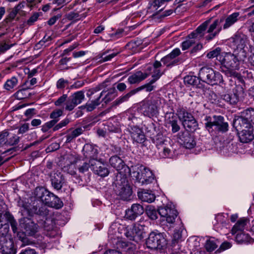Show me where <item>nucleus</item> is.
I'll return each instance as SVG.
<instances>
[{"label": "nucleus", "mask_w": 254, "mask_h": 254, "mask_svg": "<svg viewBox=\"0 0 254 254\" xmlns=\"http://www.w3.org/2000/svg\"><path fill=\"white\" fill-rule=\"evenodd\" d=\"M52 40L51 36H45L41 41L38 43V45L41 46L46 47L49 45V42Z\"/></svg>", "instance_id": "69168bd1"}, {"label": "nucleus", "mask_w": 254, "mask_h": 254, "mask_svg": "<svg viewBox=\"0 0 254 254\" xmlns=\"http://www.w3.org/2000/svg\"><path fill=\"white\" fill-rule=\"evenodd\" d=\"M222 99L231 105H236L239 101V96L236 91L226 93L222 96Z\"/></svg>", "instance_id": "72a5a7b5"}, {"label": "nucleus", "mask_w": 254, "mask_h": 254, "mask_svg": "<svg viewBox=\"0 0 254 254\" xmlns=\"http://www.w3.org/2000/svg\"><path fill=\"white\" fill-rule=\"evenodd\" d=\"M240 140L243 143H248L254 138L253 129L244 130L238 132Z\"/></svg>", "instance_id": "c85d7f7f"}, {"label": "nucleus", "mask_w": 254, "mask_h": 254, "mask_svg": "<svg viewBox=\"0 0 254 254\" xmlns=\"http://www.w3.org/2000/svg\"><path fill=\"white\" fill-rule=\"evenodd\" d=\"M18 80L15 76H12L8 79L3 85V88L6 91H12L17 86Z\"/></svg>", "instance_id": "e433bc0d"}, {"label": "nucleus", "mask_w": 254, "mask_h": 254, "mask_svg": "<svg viewBox=\"0 0 254 254\" xmlns=\"http://www.w3.org/2000/svg\"><path fill=\"white\" fill-rule=\"evenodd\" d=\"M31 88L30 86L27 87V88H24L21 89H19L15 93V97L19 100L23 99L27 97L26 95L25 94V91L27 89Z\"/></svg>", "instance_id": "5fc2aeb1"}, {"label": "nucleus", "mask_w": 254, "mask_h": 254, "mask_svg": "<svg viewBox=\"0 0 254 254\" xmlns=\"http://www.w3.org/2000/svg\"><path fill=\"white\" fill-rule=\"evenodd\" d=\"M39 14L37 12L34 13L28 20L27 23L29 25H32L36 21L39 17Z\"/></svg>", "instance_id": "338daca9"}, {"label": "nucleus", "mask_w": 254, "mask_h": 254, "mask_svg": "<svg viewBox=\"0 0 254 254\" xmlns=\"http://www.w3.org/2000/svg\"><path fill=\"white\" fill-rule=\"evenodd\" d=\"M182 241V233L179 230L174 232L172 239L173 246H175L176 244Z\"/></svg>", "instance_id": "3c124183"}, {"label": "nucleus", "mask_w": 254, "mask_h": 254, "mask_svg": "<svg viewBox=\"0 0 254 254\" xmlns=\"http://www.w3.org/2000/svg\"><path fill=\"white\" fill-rule=\"evenodd\" d=\"M247 219L246 218H241L235 224L232 229L233 234H236L238 233L242 232L245 229Z\"/></svg>", "instance_id": "c9c22d12"}, {"label": "nucleus", "mask_w": 254, "mask_h": 254, "mask_svg": "<svg viewBox=\"0 0 254 254\" xmlns=\"http://www.w3.org/2000/svg\"><path fill=\"white\" fill-rule=\"evenodd\" d=\"M233 125L237 132H239L244 130V127H250V122H249L243 116H241L234 120Z\"/></svg>", "instance_id": "5701e85b"}, {"label": "nucleus", "mask_w": 254, "mask_h": 254, "mask_svg": "<svg viewBox=\"0 0 254 254\" xmlns=\"http://www.w3.org/2000/svg\"><path fill=\"white\" fill-rule=\"evenodd\" d=\"M209 117H206L205 123V128L210 131L211 129H214L222 133L228 131L229 125L227 122H225L224 117L221 116H214L213 120H209Z\"/></svg>", "instance_id": "6e6552de"}, {"label": "nucleus", "mask_w": 254, "mask_h": 254, "mask_svg": "<svg viewBox=\"0 0 254 254\" xmlns=\"http://www.w3.org/2000/svg\"><path fill=\"white\" fill-rule=\"evenodd\" d=\"M19 141V137L17 135L14 134L11 137L8 138L7 140V143L10 145H14L18 144Z\"/></svg>", "instance_id": "680f3d73"}, {"label": "nucleus", "mask_w": 254, "mask_h": 254, "mask_svg": "<svg viewBox=\"0 0 254 254\" xmlns=\"http://www.w3.org/2000/svg\"><path fill=\"white\" fill-rule=\"evenodd\" d=\"M146 244L149 249H161L166 245L167 242L162 234L152 232L149 234Z\"/></svg>", "instance_id": "9b49d317"}, {"label": "nucleus", "mask_w": 254, "mask_h": 254, "mask_svg": "<svg viewBox=\"0 0 254 254\" xmlns=\"http://www.w3.org/2000/svg\"><path fill=\"white\" fill-rule=\"evenodd\" d=\"M158 213L162 221H166L169 224H173L178 215V212L171 204H167L158 208Z\"/></svg>", "instance_id": "9d476101"}, {"label": "nucleus", "mask_w": 254, "mask_h": 254, "mask_svg": "<svg viewBox=\"0 0 254 254\" xmlns=\"http://www.w3.org/2000/svg\"><path fill=\"white\" fill-rule=\"evenodd\" d=\"M184 82L189 85L199 87L200 78L195 76L187 75L184 78Z\"/></svg>", "instance_id": "37998d69"}, {"label": "nucleus", "mask_w": 254, "mask_h": 254, "mask_svg": "<svg viewBox=\"0 0 254 254\" xmlns=\"http://www.w3.org/2000/svg\"><path fill=\"white\" fill-rule=\"evenodd\" d=\"M235 239L236 242L239 244L251 243L254 242L253 240L248 234H245L243 232L236 234Z\"/></svg>", "instance_id": "4c0bfd02"}, {"label": "nucleus", "mask_w": 254, "mask_h": 254, "mask_svg": "<svg viewBox=\"0 0 254 254\" xmlns=\"http://www.w3.org/2000/svg\"><path fill=\"white\" fill-rule=\"evenodd\" d=\"M113 189L121 199L128 200L130 199L132 190L128 183L127 176L122 174L117 175L113 183Z\"/></svg>", "instance_id": "7ed1b4c3"}, {"label": "nucleus", "mask_w": 254, "mask_h": 254, "mask_svg": "<svg viewBox=\"0 0 254 254\" xmlns=\"http://www.w3.org/2000/svg\"><path fill=\"white\" fill-rule=\"evenodd\" d=\"M133 236H131L133 240L136 237L137 239H140L144 237L145 233V226L139 223L135 224L132 228V231Z\"/></svg>", "instance_id": "473e14b6"}, {"label": "nucleus", "mask_w": 254, "mask_h": 254, "mask_svg": "<svg viewBox=\"0 0 254 254\" xmlns=\"http://www.w3.org/2000/svg\"><path fill=\"white\" fill-rule=\"evenodd\" d=\"M109 163L111 167L118 172L117 175L122 174L123 176L126 177L129 174V167L126 165L124 161L119 156L114 155L111 157Z\"/></svg>", "instance_id": "f8f14e48"}, {"label": "nucleus", "mask_w": 254, "mask_h": 254, "mask_svg": "<svg viewBox=\"0 0 254 254\" xmlns=\"http://www.w3.org/2000/svg\"><path fill=\"white\" fill-rule=\"evenodd\" d=\"M69 82L63 78L59 79L57 82L56 86L59 89H64L66 86L68 85Z\"/></svg>", "instance_id": "6e6d98bb"}, {"label": "nucleus", "mask_w": 254, "mask_h": 254, "mask_svg": "<svg viewBox=\"0 0 254 254\" xmlns=\"http://www.w3.org/2000/svg\"><path fill=\"white\" fill-rule=\"evenodd\" d=\"M137 196L142 201L151 203L155 199V195L151 190H143L138 191Z\"/></svg>", "instance_id": "b1692460"}, {"label": "nucleus", "mask_w": 254, "mask_h": 254, "mask_svg": "<svg viewBox=\"0 0 254 254\" xmlns=\"http://www.w3.org/2000/svg\"><path fill=\"white\" fill-rule=\"evenodd\" d=\"M144 212L143 207L140 204L134 203L130 208L126 210V217L127 219L133 220Z\"/></svg>", "instance_id": "dca6fc26"}, {"label": "nucleus", "mask_w": 254, "mask_h": 254, "mask_svg": "<svg viewBox=\"0 0 254 254\" xmlns=\"http://www.w3.org/2000/svg\"><path fill=\"white\" fill-rule=\"evenodd\" d=\"M163 64L168 67L177 65L181 63V60H172L169 55L161 59Z\"/></svg>", "instance_id": "ea45409f"}, {"label": "nucleus", "mask_w": 254, "mask_h": 254, "mask_svg": "<svg viewBox=\"0 0 254 254\" xmlns=\"http://www.w3.org/2000/svg\"><path fill=\"white\" fill-rule=\"evenodd\" d=\"M69 123V120L68 119H64L54 127L53 131H55L60 129V128L66 126Z\"/></svg>", "instance_id": "4d7b16f0"}, {"label": "nucleus", "mask_w": 254, "mask_h": 254, "mask_svg": "<svg viewBox=\"0 0 254 254\" xmlns=\"http://www.w3.org/2000/svg\"><path fill=\"white\" fill-rule=\"evenodd\" d=\"M34 194L36 198L49 207L60 209L63 206V202L57 196L43 188H36Z\"/></svg>", "instance_id": "20e7f679"}, {"label": "nucleus", "mask_w": 254, "mask_h": 254, "mask_svg": "<svg viewBox=\"0 0 254 254\" xmlns=\"http://www.w3.org/2000/svg\"><path fill=\"white\" fill-rule=\"evenodd\" d=\"M247 56H243L238 51L231 52H222L218 58L222 68V71L226 75L237 78L240 77V74L237 72L240 68V62L244 61Z\"/></svg>", "instance_id": "f03ea898"}, {"label": "nucleus", "mask_w": 254, "mask_h": 254, "mask_svg": "<svg viewBox=\"0 0 254 254\" xmlns=\"http://www.w3.org/2000/svg\"><path fill=\"white\" fill-rule=\"evenodd\" d=\"M86 16L85 13L79 14L77 12L71 11L66 15V18L69 20L76 21L81 19L82 18H85Z\"/></svg>", "instance_id": "a18cd8bd"}, {"label": "nucleus", "mask_w": 254, "mask_h": 254, "mask_svg": "<svg viewBox=\"0 0 254 254\" xmlns=\"http://www.w3.org/2000/svg\"><path fill=\"white\" fill-rule=\"evenodd\" d=\"M82 151L85 158L89 159L90 163L93 161H97L98 150L90 144H86L83 146Z\"/></svg>", "instance_id": "6ab92c4d"}, {"label": "nucleus", "mask_w": 254, "mask_h": 254, "mask_svg": "<svg viewBox=\"0 0 254 254\" xmlns=\"http://www.w3.org/2000/svg\"><path fill=\"white\" fill-rule=\"evenodd\" d=\"M91 169L96 174L101 177L107 176L109 174V170L101 162L97 161L91 162Z\"/></svg>", "instance_id": "f3484780"}, {"label": "nucleus", "mask_w": 254, "mask_h": 254, "mask_svg": "<svg viewBox=\"0 0 254 254\" xmlns=\"http://www.w3.org/2000/svg\"><path fill=\"white\" fill-rule=\"evenodd\" d=\"M160 104L161 99L159 97H152L142 101L141 110L145 116L152 118L158 115Z\"/></svg>", "instance_id": "0eeeda50"}, {"label": "nucleus", "mask_w": 254, "mask_h": 254, "mask_svg": "<svg viewBox=\"0 0 254 254\" xmlns=\"http://www.w3.org/2000/svg\"><path fill=\"white\" fill-rule=\"evenodd\" d=\"M135 92L134 91V90L133 89L131 90L129 92L126 94V95L122 96L117 99H116L113 103V106H117L119 104L127 101L128 99L133 95L135 94Z\"/></svg>", "instance_id": "c03bdc74"}, {"label": "nucleus", "mask_w": 254, "mask_h": 254, "mask_svg": "<svg viewBox=\"0 0 254 254\" xmlns=\"http://www.w3.org/2000/svg\"><path fill=\"white\" fill-rule=\"evenodd\" d=\"M57 123V120H51L46 124H45L42 127L41 130L43 132H47L49 129L52 127H54L56 124Z\"/></svg>", "instance_id": "8fccbe9b"}, {"label": "nucleus", "mask_w": 254, "mask_h": 254, "mask_svg": "<svg viewBox=\"0 0 254 254\" xmlns=\"http://www.w3.org/2000/svg\"><path fill=\"white\" fill-rule=\"evenodd\" d=\"M131 136L133 141L141 143L145 140V135L141 129L136 127L131 128Z\"/></svg>", "instance_id": "393cba45"}, {"label": "nucleus", "mask_w": 254, "mask_h": 254, "mask_svg": "<svg viewBox=\"0 0 254 254\" xmlns=\"http://www.w3.org/2000/svg\"><path fill=\"white\" fill-rule=\"evenodd\" d=\"M178 113L182 125L187 130L189 131H194L197 129V122L191 113L188 112L184 108L179 109Z\"/></svg>", "instance_id": "1a4fd4ad"}, {"label": "nucleus", "mask_w": 254, "mask_h": 254, "mask_svg": "<svg viewBox=\"0 0 254 254\" xmlns=\"http://www.w3.org/2000/svg\"><path fill=\"white\" fill-rule=\"evenodd\" d=\"M108 53V52H107ZM107 52H103L101 54L100 58H101V61L102 62H107L111 60L113 58L116 56L118 53H113L108 55H106Z\"/></svg>", "instance_id": "603ef678"}, {"label": "nucleus", "mask_w": 254, "mask_h": 254, "mask_svg": "<svg viewBox=\"0 0 254 254\" xmlns=\"http://www.w3.org/2000/svg\"><path fill=\"white\" fill-rule=\"evenodd\" d=\"M166 118V123L171 126L173 133H176L180 130V126L178 124L177 117L174 113H167Z\"/></svg>", "instance_id": "4be33fe9"}, {"label": "nucleus", "mask_w": 254, "mask_h": 254, "mask_svg": "<svg viewBox=\"0 0 254 254\" xmlns=\"http://www.w3.org/2000/svg\"><path fill=\"white\" fill-rule=\"evenodd\" d=\"M165 141L166 140L164 138L163 136L162 135L159 134L156 136V138L154 140V143H156L158 149H160V147L165 143Z\"/></svg>", "instance_id": "13d9d810"}, {"label": "nucleus", "mask_w": 254, "mask_h": 254, "mask_svg": "<svg viewBox=\"0 0 254 254\" xmlns=\"http://www.w3.org/2000/svg\"><path fill=\"white\" fill-rule=\"evenodd\" d=\"M239 15V12H234L229 15L225 19L223 26V29H228L235 23L238 21Z\"/></svg>", "instance_id": "f704fd0d"}, {"label": "nucleus", "mask_w": 254, "mask_h": 254, "mask_svg": "<svg viewBox=\"0 0 254 254\" xmlns=\"http://www.w3.org/2000/svg\"><path fill=\"white\" fill-rule=\"evenodd\" d=\"M210 22V19L204 21L195 31L190 34V37L191 36L196 40H200L204 36V32Z\"/></svg>", "instance_id": "aec40b11"}, {"label": "nucleus", "mask_w": 254, "mask_h": 254, "mask_svg": "<svg viewBox=\"0 0 254 254\" xmlns=\"http://www.w3.org/2000/svg\"><path fill=\"white\" fill-rule=\"evenodd\" d=\"M115 88L110 89L109 92L106 95V96L102 99L101 102H104L105 104H107L111 100H112L115 97L116 94Z\"/></svg>", "instance_id": "49530a36"}, {"label": "nucleus", "mask_w": 254, "mask_h": 254, "mask_svg": "<svg viewBox=\"0 0 254 254\" xmlns=\"http://www.w3.org/2000/svg\"><path fill=\"white\" fill-rule=\"evenodd\" d=\"M206 238L204 248L208 252H212L218 247L220 242L214 237L207 236Z\"/></svg>", "instance_id": "cd10ccee"}, {"label": "nucleus", "mask_w": 254, "mask_h": 254, "mask_svg": "<svg viewBox=\"0 0 254 254\" xmlns=\"http://www.w3.org/2000/svg\"><path fill=\"white\" fill-rule=\"evenodd\" d=\"M199 78L203 82L211 85H217L223 82L221 73L208 67H202L199 72Z\"/></svg>", "instance_id": "423d86ee"}, {"label": "nucleus", "mask_w": 254, "mask_h": 254, "mask_svg": "<svg viewBox=\"0 0 254 254\" xmlns=\"http://www.w3.org/2000/svg\"><path fill=\"white\" fill-rule=\"evenodd\" d=\"M145 211L147 216L150 219L155 220L158 218V209L156 210L153 206H148Z\"/></svg>", "instance_id": "79ce46f5"}, {"label": "nucleus", "mask_w": 254, "mask_h": 254, "mask_svg": "<svg viewBox=\"0 0 254 254\" xmlns=\"http://www.w3.org/2000/svg\"><path fill=\"white\" fill-rule=\"evenodd\" d=\"M0 221H3V220L6 222L8 226L9 227V223H10V225L12 231L14 233H16L17 232V223L16 221L14 219L13 217L10 213L8 212H6L4 214H0Z\"/></svg>", "instance_id": "a878e982"}, {"label": "nucleus", "mask_w": 254, "mask_h": 254, "mask_svg": "<svg viewBox=\"0 0 254 254\" xmlns=\"http://www.w3.org/2000/svg\"><path fill=\"white\" fill-rule=\"evenodd\" d=\"M67 95L64 94L58 99L55 102V105L57 106H60L63 105L66 101H67Z\"/></svg>", "instance_id": "0e129e2a"}, {"label": "nucleus", "mask_w": 254, "mask_h": 254, "mask_svg": "<svg viewBox=\"0 0 254 254\" xmlns=\"http://www.w3.org/2000/svg\"><path fill=\"white\" fill-rule=\"evenodd\" d=\"M195 42V39L192 38L191 36L190 37L189 35V39L185 41H184L182 44V48L183 50L188 49Z\"/></svg>", "instance_id": "de8ad7c7"}, {"label": "nucleus", "mask_w": 254, "mask_h": 254, "mask_svg": "<svg viewBox=\"0 0 254 254\" xmlns=\"http://www.w3.org/2000/svg\"><path fill=\"white\" fill-rule=\"evenodd\" d=\"M222 21V19H216L209 25L207 30L208 35L205 37L206 40L210 41L219 34L222 30V27L220 26Z\"/></svg>", "instance_id": "2eb2a0df"}, {"label": "nucleus", "mask_w": 254, "mask_h": 254, "mask_svg": "<svg viewBox=\"0 0 254 254\" xmlns=\"http://www.w3.org/2000/svg\"><path fill=\"white\" fill-rule=\"evenodd\" d=\"M162 153V154L161 155L162 156V157L164 158L171 157V156H172V152L171 149L166 147H163Z\"/></svg>", "instance_id": "774afa93"}, {"label": "nucleus", "mask_w": 254, "mask_h": 254, "mask_svg": "<svg viewBox=\"0 0 254 254\" xmlns=\"http://www.w3.org/2000/svg\"><path fill=\"white\" fill-rule=\"evenodd\" d=\"M155 81H153V80H151L149 82L140 86L136 89H134V91L135 93H137L138 92L143 90L145 89L146 92H151L153 90H154L156 86V85H154Z\"/></svg>", "instance_id": "58836bf2"}, {"label": "nucleus", "mask_w": 254, "mask_h": 254, "mask_svg": "<svg viewBox=\"0 0 254 254\" xmlns=\"http://www.w3.org/2000/svg\"><path fill=\"white\" fill-rule=\"evenodd\" d=\"M51 183L54 189L59 190L61 189L64 182L63 175L60 173H54L51 176Z\"/></svg>", "instance_id": "c756f323"}, {"label": "nucleus", "mask_w": 254, "mask_h": 254, "mask_svg": "<svg viewBox=\"0 0 254 254\" xmlns=\"http://www.w3.org/2000/svg\"><path fill=\"white\" fill-rule=\"evenodd\" d=\"M108 82V80H106L102 83L96 86L95 88L90 89L88 90L86 94L87 96L90 99L92 98H95V99L92 100L90 102H87L85 105V108L86 109L87 111L91 112L93 111L101 103L100 99L103 93L105 92V91L103 90L98 94H96V93L99 91L106 88L107 86V83Z\"/></svg>", "instance_id": "39448f33"}, {"label": "nucleus", "mask_w": 254, "mask_h": 254, "mask_svg": "<svg viewBox=\"0 0 254 254\" xmlns=\"http://www.w3.org/2000/svg\"><path fill=\"white\" fill-rule=\"evenodd\" d=\"M180 143L187 149H191L196 145L194 137L188 132L182 133L179 137Z\"/></svg>", "instance_id": "a211bd4d"}, {"label": "nucleus", "mask_w": 254, "mask_h": 254, "mask_svg": "<svg viewBox=\"0 0 254 254\" xmlns=\"http://www.w3.org/2000/svg\"><path fill=\"white\" fill-rule=\"evenodd\" d=\"M149 75V74L146 72H142L141 71H137L134 74L130 75L128 79V82L130 84H135L140 82L146 78Z\"/></svg>", "instance_id": "bb28decb"}, {"label": "nucleus", "mask_w": 254, "mask_h": 254, "mask_svg": "<svg viewBox=\"0 0 254 254\" xmlns=\"http://www.w3.org/2000/svg\"><path fill=\"white\" fill-rule=\"evenodd\" d=\"M141 176V185H148L152 183L154 181V176L152 171L145 167V169L142 171Z\"/></svg>", "instance_id": "7c9ffc66"}, {"label": "nucleus", "mask_w": 254, "mask_h": 254, "mask_svg": "<svg viewBox=\"0 0 254 254\" xmlns=\"http://www.w3.org/2000/svg\"><path fill=\"white\" fill-rule=\"evenodd\" d=\"M221 54V49L219 47H217L208 53L207 57L209 59H212L216 57L218 60V58Z\"/></svg>", "instance_id": "09e8293b"}, {"label": "nucleus", "mask_w": 254, "mask_h": 254, "mask_svg": "<svg viewBox=\"0 0 254 254\" xmlns=\"http://www.w3.org/2000/svg\"><path fill=\"white\" fill-rule=\"evenodd\" d=\"M63 110L61 109H57L53 111L50 115V118L52 120H57V122L59 121V118L62 116Z\"/></svg>", "instance_id": "864d4df0"}, {"label": "nucleus", "mask_w": 254, "mask_h": 254, "mask_svg": "<svg viewBox=\"0 0 254 254\" xmlns=\"http://www.w3.org/2000/svg\"><path fill=\"white\" fill-rule=\"evenodd\" d=\"M162 66L161 63L159 61H156L153 64L152 67L149 68L150 70H153L152 77L154 81H156L160 78L164 71H161L159 68Z\"/></svg>", "instance_id": "2f4dec72"}, {"label": "nucleus", "mask_w": 254, "mask_h": 254, "mask_svg": "<svg viewBox=\"0 0 254 254\" xmlns=\"http://www.w3.org/2000/svg\"><path fill=\"white\" fill-rule=\"evenodd\" d=\"M229 41L238 49H240L238 53L242 54L243 56H247V53L244 49L248 41V37L245 34L237 32L229 39Z\"/></svg>", "instance_id": "ddd939ff"}, {"label": "nucleus", "mask_w": 254, "mask_h": 254, "mask_svg": "<svg viewBox=\"0 0 254 254\" xmlns=\"http://www.w3.org/2000/svg\"><path fill=\"white\" fill-rule=\"evenodd\" d=\"M84 98V92L79 91L75 92L69 97L66 102L65 109L72 111L77 105L80 104Z\"/></svg>", "instance_id": "4468645a"}, {"label": "nucleus", "mask_w": 254, "mask_h": 254, "mask_svg": "<svg viewBox=\"0 0 254 254\" xmlns=\"http://www.w3.org/2000/svg\"><path fill=\"white\" fill-rule=\"evenodd\" d=\"M18 205L20 207L21 215L24 216L19 221L20 228L25 235L34 236L38 231L39 227L33 220L26 216L38 215L44 217L48 213L47 208L42 204L39 205L37 201H34L31 204L21 199L18 201Z\"/></svg>", "instance_id": "f257e3e1"}, {"label": "nucleus", "mask_w": 254, "mask_h": 254, "mask_svg": "<svg viewBox=\"0 0 254 254\" xmlns=\"http://www.w3.org/2000/svg\"><path fill=\"white\" fill-rule=\"evenodd\" d=\"M89 168L91 169L90 161H89V162H84L82 165L79 166L78 167V170L80 173H84L87 172Z\"/></svg>", "instance_id": "bf43d9fd"}, {"label": "nucleus", "mask_w": 254, "mask_h": 254, "mask_svg": "<svg viewBox=\"0 0 254 254\" xmlns=\"http://www.w3.org/2000/svg\"><path fill=\"white\" fill-rule=\"evenodd\" d=\"M145 169V166L142 165H136L132 166L129 168V174L127 175L131 174L133 179H134L136 182L141 184V180L142 179V173L143 170Z\"/></svg>", "instance_id": "412c9836"}, {"label": "nucleus", "mask_w": 254, "mask_h": 254, "mask_svg": "<svg viewBox=\"0 0 254 254\" xmlns=\"http://www.w3.org/2000/svg\"><path fill=\"white\" fill-rule=\"evenodd\" d=\"M242 116L251 124H254V109H247L242 112Z\"/></svg>", "instance_id": "a19ab883"}, {"label": "nucleus", "mask_w": 254, "mask_h": 254, "mask_svg": "<svg viewBox=\"0 0 254 254\" xmlns=\"http://www.w3.org/2000/svg\"><path fill=\"white\" fill-rule=\"evenodd\" d=\"M181 54L180 50L178 48L175 49L169 54H168L172 60H181L178 58Z\"/></svg>", "instance_id": "e2e57ef3"}, {"label": "nucleus", "mask_w": 254, "mask_h": 254, "mask_svg": "<svg viewBox=\"0 0 254 254\" xmlns=\"http://www.w3.org/2000/svg\"><path fill=\"white\" fill-rule=\"evenodd\" d=\"M9 134L7 131L4 130L0 133V145L7 142V137Z\"/></svg>", "instance_id": "052dcab7"}]
</instances>
